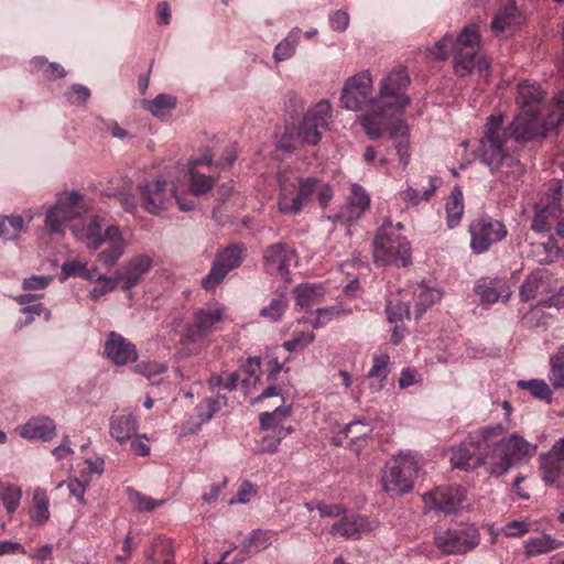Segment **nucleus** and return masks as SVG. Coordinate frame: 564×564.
<instances>
[{
	"label": "nucleus",
	"instance_id": "nucleus-1",
	"mask_svg": "<svg viewBox=\"0 0 564 564\" xmlns=\"http://www.w3.org/2000/svg\"><path fill=\"white\" fill-rule=\"evenodd\" d=\"M564 121V91L553 101L551 113L544 122L540 113L519 111L508 126L506 133L517 143H527L536 138L545 137L550 129L556 128Z\"/></svg>",
	"mask_w": 564,
	"mask_h": 564
},
{
	"label": "nucleus",
	"instance_id": "nucleus-2",
	"mask_svg": "<svg viewBox=\"0 0 564 564\" xmlns=\"http://www.w3.org/2000/svg\"><path fill=\"white\" fill-rule=\"evenodd\" d=\"M536 448V445L529 443L522 436L512 434L495 443L491 451L484 454L482 460L490 475L500 476L513 465L533 457Z\"/></svg>",
	"mask_w": 564,
	"mask_h": 564
},
{
	"label": "nucleus",
	"instance_id": "nucleus-3",
	"mask_svg": "<svg viewBox=\"0 0 564 564\" xmlns=\"http://www.w3.org/2000/svg\"><path fill=\"white\" fill-rule=\"evenodd\" d=\"M503 116L498 113L490 115L484 126V134L480 139L478 148V159L487 165L491 172L499 169L506 160L509 159V151L505 145L508 134L502 129ZM511 165L514 164L516 173L523 174L524 167L510 158Z\"/></svg>",
	"mask_w": 564,
	"mask_h": 564
},
{
	"label": "nucleus",
	"instance_id": "nucleus-4",
	"mask_svg": "<svg viewBox=\"0 0 564 564\" xmlns=\"http://www.w3.org/2000/svg\"><path fill=\"white\" fill-rule=\"evenodd\" d=\"M391 220L386 219L373 239V259L379 265L411 264V246L405 237L390 231Z\"/></svg>",
	"mask_w": 564,
	"mask_h": 564
},
{
	"label": "nucleus",
	"instance_id": "nucleus-5",
	"mask_svg": "<svg viewBox=\"0 0 564 564\" xmlns=\"http://www.w3.org/2000/svg\"><path fill=\"white\" fill-rule=\"evenodd\" d=\"M419 468V463L411 453H399L382 471L383 490L392 496L410 492Z\"/></svg>",
	"mask_w": 564,
	"mask_h": 564
},
{
	"label": "nucleus",
	"instance_id": "nucleus-6",
	"mask_svg": "<svg viewBox=\"0 0 564 564\" xmlns=\"http://www.w3.org/2000/svg\"><path fill=\"white\" fill-rule=\"evenodd\" d=\"M373 79L368 70H364L349 77L340 95V105L343 108L351 111H359L367 106L381 104L379 96H373Z\"/></svg>",
	"mask_w": 564,
	"mask_h": 564
},
{
	"label": "nucleus",
	"instance_id": "nucleus-7",
	"mask_svg": "<svg viewBox=\"0 0 564 564\" xmlns=\"http://www.w3.org/2000/svg\"><path fill=\"white\" fill-rule=\"evenodd\" d=\"M280 194L278 207L282 214L296 215L307 205L317 191L319 181L316 177L301 178L297 184V194H293L295 184L288 183L283 174L279 176Z\"/></svg>",
	"mask_w": 564,
	"mask_h": 564
},
{
	"label": "nucleus",
	"instance_id": "nucleus-8",
	"mask_svg": "<svg viewBox=\"0 0 564 564\" xmlns=\"http://www.w3.org/2000/svg\"><path fill=\"white\" fill-rule=\"evenodd\" d=\"M225 308L220 305L205 306L193 313L192 322L188 323L182 334V341L195 344L219 330L224 321Z\"/></svg>",
	"mask_w": 564,
	"mask_h": 564
},
{
	"label": "nucleus",
	"instance_id": "nucleus-9",
	"mask_svg": "<svg viewBox=\"0 0 564 564\" xmlns=\"http://www.w3.org/2000/svg\"><path fill=\"white\" fill-rule=\"evenodd\" d=\"M470 249L476 254H481L489 248L503 240L508 234L505 224L498 219L485 216L469 224Z\"/></svg>",
	"mask_w": 564,
	"mask_h": 564
},
{
	"label": "nucleus",
	"instance_id": "nucleus-10",
	"mask_svg": "<svg viewBox=\"0 0 564 564\" xmlns=\"http://www.w3.org/2000/svg\"><path fill=\"white\" fill-rule=\"evenodd\" d=\"M437 549L445 554H465L478 546L480 535L473 527L438 530L434 536Z\"/></svg>",
	"mask_w": 564,
	"mask_h": 564
},
{
	"label": "nucleus",
	"instance_id": "nucleus-11",
	"mask_svg": "<svg viewBox=\"0 0 564 564\" xmlns=\"http://www.w3.org/2000/svg\"><path fill=\"white\" fill-rule=\"evenodd\" d=\"M85 210L84 196L78 192L63 193L45 217V227L51 234L63 231V225Z\"/></svg>",
	"mask_w": 564,
	"mask_h": 564
},
{
	"label": "nucleus",
	"instance_id": "nucleus-12",
	"mask_svg": "<svg viewBox=\"0 0 564 564\" xmlns=\"http://www.w3.org/2000/svg\"><path fill=\"white\" fill-rule=\"evenodd\" d=\"M410 85V77L402 66L392 69L380 83L379 99L384 106L394 110H402L410 105L405 90Z\"/></svg>",
	"mask_w": 564,
	"mask_h": 564
},
{
	"label": "nucleus",
	"instance_id": "nucleus-13",
	"mask_svg": "<svg viewBox=\"0 0 564 564\" xmlns=\"http://www.w3.org/2000/svg\"><path fill=\"white\" fill-rule=\"evenodd\" d=\"M152 267L153 259L149 254L138 253L130 257L115 272L118 286L123 291L133 289L143 281Z\"/></svg>",
	"mask_w": 564,
	"mask_h": 564
},
{
	"label": "nucleus",
	"instance_id": "nucleus-14",
	"mask_svg": "<svg viewBox=\"0 0 564 564\" xmlns=\"http://www.w3.org/2000/svg\"><path fill=\"white\" fill-rule=\"evenodd\" d=\"M370 207V196L359 184H352L345 205L328 219L335 224H356Z\"/></svg>",
	"mask_w": 564,
	"mask_h": 564
},
{
	"label": "nucleus",
	"instance_id": "nucleus-15",
	"mask_svg": "<svg viewBox=\"0 0 564 564\" xmlns=\"http://www.w3.org/2000/svg\"><path fill=\"white\" fill-rule=\"evenodd\" d=\"M465 499L464 490L457 486L437 487L423 495L425 508L430 511L455 513Z\"/></svg>",
	"mask_w": 564,
	"mask_h": 564
},
{
	"label": "nucleus",
	"instance_id": "nucleus-16",
	"mask_svg": "<svg viewBox=\"0 0 564 564\" xmlns=\"http://www.w3.org/2000/svg\"><path fill=\"white\" fill-rule=\"evenodd\" d=\"M142 207L152 215L165 210L172 202V191H167L164 180L145 181L139 185Z\"/></svg>",
	"mask_w": 564,
	"mask_h": 564
},
{
	"label": "nucleus",
	"instance_id": "nucleus-17",
	"mask_svg": "<svg viewBox=\"0 0 564 564\" xmlns=\"http://www.w3.org/2000/svg\"><path fill=\"white\" fill-rule=\"evenodd\" d=\"M104 357L118 367L133 364L138 360L137 346L121 334L111 330L104 344Z\"/></svg>",
	"mask_w": 564,
	"mask_h": 564
},
{
	"label": "nucleus",
	"instance_id": "nucleus-18",
	"mask_svg": "<svg viewBox=\"0 0 564 564\" xmlns=\"http://www.w3.org/2000/svg\"><path fill=\"white\" fill-rule=\"evenodd\" d=\"M294 251L283 242L268 246L263 251V267L271 275L289 280L290 264L294 260Z\"/></svg>",
	"mask_w": 564,
	"mask_h": 564
},
{
	"label": "nucleus",
	"instance_id": "nucleus-19",
	"mask_svg": "<svg viewBox=\"0 0 564 564\" xmlns=\"http://www.w3.org/2000/svg\"><path fill=\"white\" fill-rule=\"evenodd\" d=\"M480 34L476 24L466 25L454 41L453 36L445 35L436 43L437 52L435 55L440 59L448 56L447 48L455 51H478Z\"/></svg>",
	"mask_w": 564,
	"mask_h": 564
},
{
	"label": "nucleus",
	"instance_id": "nucleus-20",
	"mask_svg": "<svg viewBox=\"0 0 564 564\" xmlns=\"http://www.w3.org/2000/svg\"><path fill=\"white\" fill-rule=\"evenodd\" d=\"M376 528V521L356 513L347 514L346 512L338 522L330 527L329 533L333 536L358 540L364 534L373 531Z\"/></svg>",
	"mask_w": 564,
	"mask_h": 564
},
{
	"label": "nucleus",
	"instance_id": "nucleus-21",
	"mask_svg": "<svg viewBox=\"0 0 564 564\" xmlns=\"http://www.w3.org/2000/svg\"><path fill=\"white\" fill-rule=\"evenodd\" d=\"M102 245H106V248L97 254V261L110 269L126 252L128 241L123 238L121 229L112 225L104 230Z\"/></svg>",
	"mask_w": 564,
	"mask_h": 564
},
{
	"label": "nucleus",
	"instance_id": "nucleus-22",
	"mask_svg": "<svg viewBox=\"0 0 564 564\" xmlns=\"http://www.w3.org/2000/svg\"><path fill=\"white\" fill-rule=\"evenodd\" d=\"M378 111L362 113L359 117V122L371 140L380 139L386 130H389L392 122L393 115L390 112L394 110L392 107L384 106V104L375 105Z\"/></svg>",
	"mask_w": 564,
	"mask_h": 564
},
{
	"label": "nucleus",
	"instance_id": "nucleus-23",
	"mask_svg": "<svg viewBox=\"0 0 564 564\" xmlns=\"http://www.w3.org/2000/svg\"><path fill=\"white\" fill-rule=\"evenodd\" d=\"M475 293L481 303L492 304L499 301L507 302L511 291L508 281L503 278L485 276L478 280L475 285Z\"/></svg>",
	"mask_w": 564,
	"mask_h": 564
},
{
	"label": "nucleus",
	"instance_id": "nucleus-24",
	"mask_svg": "<svg viewBox=\"0 0 564 564\" xmlns=\"http://www.w3.org/2000/svg\"><path fill=\"white\" fill-rule=\"evenodd\" d=\"M542 479L553 485L564 474V437L555 442L549 453L540 457Z\"/></svg>",
	"mask_w": 564,
	"mask_h": 564
},
{
	"label": "nucleus",
	"instance_id": "nucleus-25",
	"mask_svg": "<svg viewBox=\"0 0 564 564\" xmlns=\"http://www.w3.org/2000/svg\"><path fill=\"white\" fill-rule=\"evenodd\" d=\"M21 437L31 441L48 442L56 435V425L47 416L31 417L25 424L18 427Z\"/></svg>",
	"mask_w": 564,
	"mask_h": 564
},
{
	"label": "nucleus",
	"instance_id": "nucleus-26",
	"mask_svg": "<svg viewBox=\"0 0 564 564\" xmlns=\"http://www.w3.org/2000/svg\"><path fill=\"white\" fill-rule=\"evenodd\" d=\"M72 232L91 250H98L102 246V219L99 216L89 217L80 226L73 225Z\"/></svg>",
	"mask_w": 564,
	"mask_h": 564
},
{
	"label": "nucleus",
	"instance_id": "nucleus-27",
	"mask_svg": "<svg viewBox=\"0 0 564 564\" xmlns=\"http://www.w3.org/2000/svg\"><path fill=\"white\" fill-rule=\"evenodd\" d=\"M454 54V72L460 77L469 75L477 67L480 76H488L489 64L484 58L476 61L478 51H455Z\"/></svg>",
	"mask_w": 564,
	"mask_h": 564
},
{
	"label": "nucleus",
	"instance_id": "nucleus-28",
	"mask_svg": "<svg viewBox=\"0 0 564 564\" xmlns=\"http://www.w3.org/2000/svg\"><path fill=\"white\" fill-rule=\"evenodd\" d=\"M517 91V104L520 111L540 113L543 91L539 85L525 80L518 84Z\"/></svg>",
	"mask_w": 564,
	"mask_h": 564
},
{
	"label": "nucleus",
	"instance_id": "nucleus-29",
	"mask_svg": "<svg viewBox=\"0 0 564 564\" xmlns=\"http://www.w3.org/2000/svg\"><path fill=\"white\" fill-rule=\"evenodd\" d=\"M564 544L549 533H541L536 536H530L523 544V554L527 558L551 553Z\"/></svg>",
	"mask_w": 564,
	"mask_h": 564
},
{
	"label": "nucleus",
	"instance_id": "nucleus-30",
	"mask_svg": "<svg viewBox=\"0 0 564 564\" xmlns=\"http://www.w3.org/2000/svg\"><path fill=\"white\" fill-rule=\"evenodd\" d=\"M389 135L394 141V148L399 155L400 163L405 169L410 162L409 152V127L401 118H395L389 129Z\"/></svg>",
	"mask_w": 564,
	"mask_h": 564
},
{
	"label": "nucleus",
	"instance_id": "nucleus-31",
	"mask_svg": "<svg viewBox=\"0 0 564 564\" xmlns=\"http://www.w3.org/2000/svg\"><path fill=\"white\" fill-rule=\"evenodd\" d=\"M138 430L137 417L132 413L112 416L110 419V435L119 443H124L135 434Z\"/></svg>",
	"mask_w": 564,
	"mask_h": 564
},
{
	"label": "nucleus",
	"instance_id": "nucleus-32",
	"mask_svg": "<svg viewBox=\"0 0 564 564\" xmlns=\"http://www.w3.org/2000/svg\"><path fill=\"white\" fill-rule=\"evenodd\" d=\"M145 556L147 564H174L172 541L162 536L155 538Z\"/></svg>",
	"mask_w": 564,
	"mask_h": 564
},
{
	"label": "nucleus",
	"instance_id": "nucleus-33",
	"mask_svg": "<svg viewBox=\"0 0 564 564\" xmlns=\"http://www.w3.org/2000/svg\"><path fill=\"white\" fill-rule=\"evenodd\" d=\"M518 19L519 13L516 2L510 0L495 14L490 28L496 34H500L512 29L518 23Z\"/></svg>",
	"mask_w": 564,
	"mask_h": 564
},
{
	"label": "nucleus",
	"instance_id": "nucleus-34",
	"mask_svg": "<svg viewBox=\"0 0 564 564\" xmlns=\"http://www.w3.org/2000/svg\"><path fill=\"white\" fill-rule=\"evenodd\" d=\"M295 305L300 310L308 311L318 304L324 297V288L315 284H301L295 289Z\"/></svg>",
	"mask_w": 564,
	"mask_h": 564
},
{
	"label": "nucleus",
	"instance_id": "nucleus-35",
	"mask_svg": "<svg viewBox=\"0 0 564 564\" xmlns=\"http://www.w3.org/2000/svg\"><path fill=\"white\" fill-rule=\"evenodd\" d=\"M446 224L449 229L455 228L460 223L464 214L463 193L459 187H454L445 205Z\"/></svg>",
	"mask_w": 564,
	"mask_h": 564
},
{
	"label": "nucleus",
	"instance_id": "nucleus-36",
	"mask_svg": "<svg viewBox=\"0 0 564 564\" xmlns=\"http://www.w3.org/2000/svg\"><path fill=\"white\" fill-rule=\"evenodd\" d=\"M429 187L420 193L416 188L408 186L404 191L399 193L400 198L412 206L419 205L423 200H429L436 192L441 180L437 176H429Z\"/></svg>",
	"mask_w": 564,
	"mask_h": 564
},
{
	"label": "nucleus",
	"instance_id": "nucleus-37",
	"mask_svg": "<svg viewBox=\"0 0 564 564\" xmlns=\"http://www.w3.org/2000/svg\"><path fill=\"white\" fill-rule=\"evenodd\" d=\"M245 252L246 248L242 243H234L219 251L215 260L229 272L240 267Z\"/></svg>",
	"mask_w": 564,
	"mask_h": 564
},
{
	"label": "nucleus",
	"instance_id": "nucleus-38",
	"mask_svg": "<svg viewBox=\"0 0 564 564\" xmlns=\"http://www.w3.org/2000/svg\"><path fill=\"white\" fill-rule=\"evenodd\" d=\"M142 106L156 118H165L176 107V97L167 94H159L152 100H143Z\"/></svg>",
	"mask_w": 564,
	"mask_h": 564
},
{
	"label": "nucleus",
	"instance_id": "nucleus-39",
	"mask_svg": "<svg viewBox=\"0 0 564 564\" xmlns=\"http://www.w3.org/2000/svg\"><path fill=\"white\" fill-rule=\"evenodd\" d=\"M509 430L508 425L498 423L495 425H488L480 429L477 433V444L480 452L484 454L491 451L492 445L498 443L496 438L505 435Z\"/></svg>",
	"mask_w": 564,
	"mask_h": 564
},
{
	"label": "nucleus",
	"instance_id": "nucleus-40",
	"mask_svg": "<svg viewBox=\"0 0 564 564\" xmlns=\"http://www.w3.org/2000/svg\"><path fill=\"white\" fill-rule=\"evenodd\" d=\"M300 33L301 30L299 28H294L290 31L288 36L275 46L273 53L275 62H282L293 56L299 44Z\"/></svg>",
	"mask_w": 564,
	"mask_h": 564
},
{
	"label": "nucleus",
	"instance_id": "nucleus-41",
	"mask_svg": "<svg viewBox=\"0 0 564 564\" xmlns=\"http://www.w3.org/2000/svg\"><path fill=\"white\" fill-rule=\"evenodd\" d=\"M290 414V408L278 406L273 412H264L260 415V426L265 431L286 429L282 423Z\"/></svg>",
	"mask_w": 564,
	"mask_h": 564
},
{
	"label": "nucleus",
	"instance_id": "nucleus-42",
	"mask_svg": "<svg viewBox=\"0 0 564 564\" xmlns=\"http://www.w3.org/2000/svg\"><path fill=\"white\" fill-rule=\"evenodd\" d=\"M272 543L271 535L268 531L253 530L243 541L242 549L246 554L258 553L268 549Z\"/></svg>",
	"mask_w": 564,
	"mask_h": 564
},
{
	"label": "nucleus",
	"instance_id": "nucleus-43",
	"mask_svg": "<svg viewBox=\"0 0 564 564\" xmlns=\"http://www.w3.org/2000/svg\"><path fill=\"white\" fill-rule=\"evenodd\" d=\"M50 518L48 498L44 489L37 488L33 494V508L31 519L40 524L45 523Z\"/></svg>",
	"mask_w": 564,
	"mask_h": 564
},
{
	"label": "nucleus",
	"instance_id": "nucleus-44",
	"mask_svg": "<svg viewBox=\"0 0 564 564\" xmlns=\"http://www.w3.org/2000/svg\"><path fill=\"white\" fill-rule=\"evenodd\" d=\"M518 387L528 390L535 399L552 402L553 392L543 379L519 380Z\"/></svg>",
	"mask_w": 564,
	"mask_h": 564
},
{
	"label": "nucleus",
	"instance_id": "nucleus-45",
	"mask_svg": "<svg viewBox=\"0 0 564 564\" xmlns=\"http://www.w3.org/2000/svg\"><path fill=\"white\" fill-rule=\"evenodd\" d=\"M482 458H484L482 452H481V456L474 457L467 448L460 446L453 451L451 462L454 467L468 470V469H474L479 465H485Z\"/></svg>",
	"mask_w": 564,
	"mask_h": 564
},
{
	"label": "nucleus",
	"instance_id": "nucleus-46",
	"mask_svg": "<svg viewBox=\"0 0 564 564\" xmlns=\"http://www.w3.org/2000/svg\"><path fill=\"white\" fill-rule=\"evenodd\" d=\"M443 293L434 288L422 289L415 300V318H420L431 306L437 303Z\"/></svg>",
	"mask_w": 564,
	"mask_h": 564
},
{
	"label": "nucleus",
	"instance_id": "nucleus-47",
	"mask_svg": "<svg viewBox=\"0 0 564 564\" xmlns=\"http://www.w3.org/2000/svg\"><path fill=\"white\" fill-rule=\"evenodd\" d=\"M332 117V106L327 100H321L312 106L304 115V119L308 122L316 123L324 128L328 127Z\"/></svg>",
	"mask_w": 564,
	"mask_h": 564
},
{
	"label": "nucleus",
	"instance_id": "nucleus-48",
	"mask_svg": "<svg viewBox=\"0 0 564 564\" xmlns=\"http://www.w3.org/2000/svg\"><path fill=\"white\" fill-rule=\"evenodd\" d=\"M24 221L19 215L6 216L0 219V237L4 240H14L23 231Z\"/></svg>",
	"mask_w": 564,
	"mask_h": 564
},
{
	"label": "nucleus",
	"instance_id": "nucleus-49",
	"mask_svg": "<svg viewBox=\"0 0 564 564\" xmlns=\"http://www.w3.org/2000/svg\"><path fill=\"white\" fill-rule=\"evenodd\" d=\"M21 497L22 491L19 486L0 482V500L8 513H13L18 509Z\"/></svg>",
	"mask_w": 564,
	"mask_h": 564
},
{
	"label": "nucleus",
	"instance_id": "nucleus-50",
	"mask_svg": "<svg viewBox=\"0 0 564 564\" xmlns=\"http://www.w3.org/2000/svg\"><path fill=\"white\" fill-rule=\"evenodd\" d=\"M128 498L132 508L139 512L152 511L165 503L164 499L155 500L131 488L128 489Z\"/></svg>",
	"mask_w": 564,
	"mask_h": 564
},
{
	"label": "nucleus",
	"instance_id": "nucleus-51",
	"mask_svg": "<svg viewBox=\"0 0 564 564\" xmlns=\"http://www.w3.org/2000/svg\"><path fill=\"white\" fill-rule=\"evenodd\" d=\"M549 380L554 389L564 388V345L552 356Z\"/></svg>",
	"mask_w": 564,
	"mask_h": 564
},
{
	"label": "nucleus",
	"instance_id": "nucleus-52",
	"mask_svg": "<svg viewBox=\"0 0 564 564\" xmlns=\"http://www.w3.org/2000/svg\"><path fill=\"white\" fill-rule=\"evenodd\" d=\"M189 174V188L196 196L204 195L213 189L215 186V178L213 176H206L198 173L193 167H188Z\"/></svg>",
	"mask_w": 564,
	"mask_h": 564
},
{
	"label": "nucleus",
	"instance_id": "nucleus-53",
	"mask_svg": "<svg viewBox=\"0 0 564 564\" xmlns=\"http://www.w3.org/2000/svg\"><path fill=\"white\" fill-rule=\"evenodd\" d=\"M288 305L289 301L285 294L282 293L275 299H272L269 305L261 308L260 316L271 322H278L282 318Z\"/></svg>",
	"mask_w": 564,
	"mask_h": 564
},
{
	"label": "nucleus",
	"instance_id": "nucleus-54",
	"mask_svg": "<svg viewBox=\"0 0 564 564\" xmlns=\"http://www.w3.org/2000/svg\"><path fill=\"white\" fill-rule=\"evenodd\" d=\"M542 307L543 306L540 304L527 312L522 316V324L530 328L547 326L553 319V316Z\"/></svg>",
	"mask_w": 564,
	"mask_h": 564
},
{
	"label": "nucleus",
	"instance_id": "nucleus-55",
	"mask_svg": "<svg viewBox=\"0 0 564 564\" xmlns=\"http://www.w3.org/2000/svg\"><path fill=\"white\" fill-rule=\"evenodd\" d=\"M325 128L313 122H308L303 118V122L299 130V138L302 142L315 145L321 141L322 130Z\"/></svg>",
	"mask_w": 564,
	"mask_h": 564
},
{
	"label": "nucleus",
	"instance_id": "nucleus-56",
	"mask_svg": "<svg viewBox=\"0 0 564 564\" xmlns=\"http://www.w3.org/2000/svg\"><path fill=\"white\" fill-rule=\"evenodd\" d=\"M117 285L118 283L116 281V275H113V278H109L107 275H99L95 281L94 288L89 292V296L93 301L97 302L102 296L113 291Z\"/></svg>",
	"mask_w": 564,
	"mask_h": 564
},
{
	"label": "nucleus",
	"instance_id": "nucleus-57",
	"mask_svg": "<svg viewBox=\"0 0 564 564\" xmlns=\"http://www.w3.org/2000/svg\"><path fill=\"white\" fill-rule=\"evenodd\" d=\"M293 431L292 426L276 431H268L261 442L262 449L271 454L275 453L281 441Z\"/></svg>",
	"mask_w": 564,
	"mask_h": 564
},
{
	"label": "nucleus",
	"instance_id": "nucleus-58",
	"mask_svg": "<svg viewBox=\"0 0 564 564\" xmlns=\"http://www.w3.org/2000/svg\"><path fill=\"white\" fill-rule=\"evenodd\" d=\"M543 281L539 274H531L520 288V297L523 302L531 301L540 293Z\"/></svg>",
	"mask_w": 564,
	"mask_h": 564
},
{
	"label": "nucleus",
	"instance_id": "nucleus-59",
	"mask_svg": "<svg viewBox=\"0 0 564 564\" xmlns=\"http://www.w3.org/2000/svg\"><path fill=\"white\" fill-rule=\"evenodd\" d=\"M239 380V375L237 372H231L226 376H212L208 380V384L212 390L217 392L221 390L232 391L237 388V383Z\"/></svg>",
	"mask_w": 564,
	"mask_h": 564
},
{
	"label": "nucleus",
	"instance_id": "nucleus-60",
	"mask_svg": "<svg viewBox=\"0 0 564 564\" xmlns=\"http://www.w3.org/2000/svg\"><path fill=\"white\" fill-rule=\"evenodd\" d=\"M243 371L248 375V377L242 379V386L247 389L250 387H256V384L260 381L261 376L260 358H249L243 366Z\"/></svg>",
	"mask_w": 564,
	"mask_h": 564
},
{
	"label": "nucleus",
	"instance_id": "nucleus-61",
	"mask_svg": "<svg viewBox=\"0 0 564 564\" xmlns=\"http://www.w3.org/2000/svg\"><path fill=\"white\" fill-rule=\"evenodd\" d=\"M227 274L228 271L215 260L208 274L202 280V288L206 291L215 289L224 281Z\"/></svg>",
	"mask_w": 564,
	"mask_h": 564
},
{
	"label": "nucleus",
	"instance_id": "nucleus-62",
	"mask_svg": "<svg viewBox=\"0 0 564 564\" xmlns=\"http://www.w3.org/2000/svg\"><path fill=\"white\" fill-rule=\"evenodd\" d=\"M390 357L387 354L376 355L373 357L372 367L368 372V378H378L381 382L384 381L389 373Z\"/></svg>",
	"mask_w": 564,
	"mask_h": 564
},
{
	"label": "nucleus",
	"instance_id": "nucleus-63",
	"mask_svg": "<svg viewBox=\"0 0 564 564\" xmlns=\"http://www.w3.org/2000/svg\"><path fill=\"white\" fill-rule=\"evenodd\" d=\"M343 432L351 444H356L369 434L370 429L365 422L356 421L347 424Z\"/></svg>",
	"mask_w": 564,
	"mask_h": 564
},
{
	"label": "nucleus",
	"instance_id": "nucleus-64",
	"mask_svg": "<svg viewBox=\"0 0 564 564\" xmlns=\"http://www.w3.org/2000/svg\"><path fill=\"white\" fill-rule=\"evenodd\" d=\"M315 339V334L313 332L307 333H299L297 335L293 336L290 340L284 341L283 347L288 351H296L305 348L311 343H313Z\"/></svg>",
	"mask_w": 564,
	"mask_h": 564
}]
</instances>
